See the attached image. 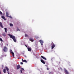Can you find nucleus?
<instances>
[{
    "label": "nucleus",
    "instance_id": "f257e3e1",
    "mask_svg": "<svg viewBox=\"0 0 74 74\" xmlns=\"http://www.w3.org/2000/svg\"><path fill=\"white\" fill-rule=\"evenodd\" d=\"M8 35V36H9L11 38H12L14 42H16V39L15 37V36L10 34H9Z\"/></svg>",
    "mask_w": 74,
    "mask_h": 74
},
{
    "label": "nucleus",
    "instance_id": "f03ea898",
    "mask_svg": "<svg viewBox=\"0 0 74 74\" xmlns=\"http://www.w3.org/2000/svg\"><path fill=\"white\" fill-rule=\"evenodd\" d=\"M51 45V49H53L54 48H55V44H54V43H53V42H52Z\"/></svg>",
    "mask_w": 74,
    "mask_h": 74
},
{
    "label": "nucleus",
    "instance_id": "7ed1b4c3",
    "mask_svg": "<svg viewBox=\"0 0 74 74\" xmlns=\"http://www.w3.org/2000/svg\"><path fill=\"white\" fill-rule=\"evenodd\" d=\"M4 52H7V51L8 50V48H7L5 46L4 47L3 49Z\"/></svg>",
    "mask_w": 74,
    "mask_h": 74
},
{
    "label": "nucleus",
    "instance_id": "20e7f679",
    "mask_svg": "<svg viewBox=\"0 0 74 74\" xmlns=\"http://www.w3.org/2000/svg\"><path fill=\"white\" fill-rule=\"evenodd\" d=\"M64 71L65 73L66 74H69V72H68V71L66 70V69H65L64 70Z\"/></svg>",
    "mask_w": 74,
    "mask_h": 74
},
{
    "label": "nucleus",
    "instance_id": "39448f33",
    "mask_svg": "<svg viewBox=\"0 0 74 74\" xmlns=\"http://www.w3.org/2000/svg\"><path fill=\"white\" fill-rule=\"evenodd\" d=\"M10 53H11L13 57H14V52H12V50H10Z\"/></svg>",
    "mask_w": 74,
    "mask_h": 74
},
{
    "label": "nucleus",
    "instance_id": "423d86ee",
    "mask_svg": "<svg viewBox=\"0 0 74 74\" xmlns=\"http://www.w3.org/2000/svg\"><path fill=\"white\" fill-rule=\"evenodd\" d=\"M39 42H40V43H41V45H43V44L44 43L43 41H42V40H39Z\"/></svg>",
    "mask_w": 74,
    "mask_h": 74
},
{
    "label": "nucleus",
    "instance_id": "0eeeda50",
    "mask_svg": "<svg viewBox=\"0 0 74 74\" xmlns=\"http://www.w3.org/2000/svg\"><path fill=\"white\" fill-rule=\"evenodd\" d=\"M41 58H42V59H44V60H47V58H45V57H44L42 56H41Z\"/></svg>",
    "mask_w": 74,
    "mask_h": 74
},
{
    "label": "nucleus",
    "instance_id": "6e6552de",
    "mask_svg": "<svg viewBox=\"0 0 74 74\" xmlns=\"http://www.w3.org/2000/svg\"><path fill=\"white\" fill-rule=\"evenodd\" d=\"M40 61L42 63H43V64H45V62H44V60L41 59L40 60Z\"/></svg>",
    "mask_w": 74,
    "mask_h": 74
},
{
    "label": "nucleus",
    "instance_id": "1a4fd4ad",
    "mask_svg": "<svg viewBox=\"0 0 74 74\" xmlns=\"http://www.w3.org/2000/svg\"><path fill=\"white\" fill-rule=\"evenodd\" d=\"M1 18H2V19H4L5 21L6 20V19L5 18V17H4V16H2L1 17Z\"/></svg>",
    "mask_w": 74,
    "mask_h": 74
},
{
    "label": "nucleus",
    "instance_id": "9d476101",
    "mask_svg": "<svg viewBox=\"0 0 74 74\" xmlns=\"http://www.w3.org/2000/svg\"><path fill=\"white\" fill-rule=\"evenodd\" d=\"M29 40L30 41H32V42H33V41H34V40L33 39V38H29Z\"/></svg>",
    "mask_w": 74,
    "mask_h": 74
},
{
    "label": "nucleus",
    "instance_id": "9b49d317",
    "mask_svg": "<svg viewBox=\"0 0 74 74\" xmlns=\"http://www.w3.org/2000/svg\"><path fill=\"white\" fill-rule=\"evenodd\" d=\"M0 26L2 28H3V26L2 25V23L1 22H0Z\"/></svg>",
    "mask_w": 74,
    "mask_h": 74
},
{
    "label": "nucleus",
    "instance_id": "f8f14e48",
    "mask_svg": "<svg viewBox=\"0 0 74 74\" xmlns=\"http://www.w3.org/2000/svg\"><path fill=\"white\" fill-rule=\"evenodd\" d=\"M19 68H20V65L18 64L17 66V70H18V69H19Z\"/></svg>",
    "mask_w": 74,
    "mask_h": 74
},
{
    "label": "nucleus",
    "instance_id": "ddd939ff",
    "mask_svg": "<svg viewBox=\"0 0 74 74\" xmlns=\"http://www.w3.org/2000/svg\"><path fill=\"white\" fill-rule=\"evenodd\" d=\"M28 49V51H32V49H31V48H29L28 47L27 48Z\"/></svg>",
    "mask_w": 74,
    "mask_h": 74
},
{
    "label": "nucleus",
    "instance_id": "4468645a",
    "mask_svg": "<svg viewBox=\"0 0 74 74\" xmlns=\"http://www.w3.org/2000/svg\"><path fill=\"white\" fill-rule=\"evenodd\" d=\"M5 69H6L7 71H9V69L6 66L5 67Z\"/></svg>",
    "mask_w": 74,
    "mask_h": 74
},
{
    "label": "nucleus",
    "instance_id": "2eb2a0df",
    "mask_svg": "<svg viewBox=\"0 0 74 74\" xmlns=\"http://www.w3.org/2000/svg\"><path fill=\"white\" fill-rule=\"evenodd\" d=\"M3 72L4 73H6V70L5 69H3Z\"/></svg>",
    "mask_w": 74,
    "mask_h": 74
},
{
    "label": "nucleus",
    "instance_id": "dca6fc26",
    "mask_svg": "<svg viewBox=\"0 0 74 74\" xmlns=\"http://www.w3.org/2000/svg\"><path fill=\"white\" fill-rule=\"evenodd\" d=\"M8 15H9V14H8V13L6 12V16L7 17V18H8V17H9V16H8Z\"/></svg>",
    "mask_w": 74,
    "mask_h": 74
},
{
    "label": "nucleus",
    "instance_id": "f3484780",
    "mask_svg": "<svg viewBox=\"0 0 74 74\" xmlns=\"http://www.w3.org/2000/svg\"><path fill=\"white\" fill-rule=\"evenodd\" d=\"M2 35L4 37H5V36H6V35L5 34V33H3L2 34Z\"/></svg>",
    "mask_w": 74,
    "mask_h": 74
},
{
    "label": "nucleus",
    "instance_id": "a211bd4d",
    "mask_svg": "<svg viewBox=\"0 0 74 74\" xmlns=\"http://www.w3.org/2000/svg\"><path fill=\"white\" fill-rule=\"evenodd\" d=\"M4 29H5V33H7V28H5Z\"/></svg>",
    "mask_w": 74,
    "mask_h": 74
},
{
    "label": "nucleus",
    "instance_id": "6ab92c4d",
    "mask_svg": "<svg viewBox=\"0 0 74 74\" xmlns=\"http://www.w3.org/2000/svg\"><path fill=\"white\" fill-rule=\"evenodd\" d=\"M53 74V72H50L49 73V74Z\"/></svg>",
    "mask_w": 74,
    "mask_h": 74
},
{
    "label": "nucleus",
    "instance_id": "aec40b11",
    "mask_svg": "<svg viewBox=\"0 0 74 74\" xmlns=\"http://www.w3.org/2000/svg\"><path fill=\"white\" fill-rule=\"evenodd\" d=\"M10 26H13V24H12V23H10Z\"/></svg>",
    "mask_w": 74,
    "mask_h": 74
},
{
    "label": "nucleus",
    "instance_id": "412c9836",
    "mask_svg": "<svg viewBox=\"0 0 74 74\" xmlns=\"http://www.w3.org/2000/svg\"><path fill=\"white\" fill-rule=\"evenodd\" d=\"M23 62H25L26 63H27V61H26V60H24V61H23Z\"/></svg>",
    "mask_w": 74,
    "mask_h": 74
},
{
    "label": "nucleus",
    "instance_id": "4be33fe9",
    "mask_svg": "<svg viewBox=\"0 0 74 74\" xmlns=\"http://www.w3.org/2000/svg\"><path fill=\"white\" fill-rule=\"evenodd\" d=\"M8 18H11V19H12V17L11 16H9Z\"/></svg>",
    "mask_w": 74,
    "mask_h": 74
},
{
    "label": "nucleus",
    "instance_id": "5701e85b",
    "mask_svg": "<svg viewBox=\"0 0 74 74\" xmlns=\"http://www.w3.org/2000/svg\"><path fill=\"white\" fill-rule=\"evenodd\" d=\"M0 40L1 41H2V42H3V39H2V38H0Z\"/></svg>",
    "mask_w": 74,
    "mask_h": 74
},
{
    "label": "nucleus",
    "instance_id": "b1692460",
    "mask_svg": "<svg viewBox=\"0 0 74 74\" xmlns=\"http://www.w3.org/2000/svg\"><path fill=\"white\" fill-rule=\"evenodd\" d=\"M25 37H28V35H27L25 34Z\"/></svg>",
    "mask_w": 74,
    "mask_h": 74
},
{
    "label": "nucleus",
    "instance_id": "393cba45",
    "mask_svg": "<svg viewBox=\"0 0 74 74\" xmlns=\"http://www.w3.org/2000/svg\"><path fill=\"white\" fill-rule=\"evenodd\" d=\"M0 14H1V15H2L3 14V13H2V12H1L0 11Z\"/></svg>",
    "mask_w": 74,
    "mask_h": 74
},
{
    "label": "nucleus",
    "instance_id": "a878e982",
    "mask_svg": "<svg viewBox=\"0 0 74 74\" xmlns=\"http://www.w3.org/2000/svg\"><path fill=\"white\" fill-rule=\"evenodd\" d=\"M21 70H24V69L22 68H21Z\"/></svg>",
    "mask_w": 74,
    "mask_h": 74
},
{
    "label": "nucleus",
    "instance_id": "bb28decb",
    "mask_svg": "<svg viewBox=\"0 0 74 74\" xmlns=\"http://www.w3.org/2000/svg\"><path fill=\"white\" fill-rule=\"evenodd\" d=\"M17 31H20V29H17Z\"/></svg>",
    "mask_w": 74,
    "mask_h": 74
},
{
    "label": "nucleus",
    "instance_id": "cd10ccee",
    "mask_svg": "<svg viewBox=\"0 0 74 74\" xmlns=\"http://www.w3.org/2000/svg\"><path fill=\"white\" fill-rule=\"evenodd\" d=\"M20 64H23V62H21L20 63Z\"/></svg>",
    "mask_w": 74,
    "mask_h": 74
},
{
    "label": "nucleus",
    "instance_id": "c85d7f7f",
    "mask_svg": "<svg viewBox=\"0 0 74 74\" xmlns=\"http://www.w3.org/2000/svg\"><path fill=\"white\" fill-rule=\"evenodd\" d=\"M20 71L21 73H22V70H20Z\"/></svg>",
    "mask_w": 74,
    "mask_h": 74
},
{
    "label": "nucleus",
    "instance_id": "c756f323",
    "mask_svg": "<svg viewBox=\"0 0 74 74\" xmlns=\"http://www.w3.org/2000/svg\"><path fill=\"white\" fill-rule=\"evenodd\" d=\"M47 70H49V69L47 67Z\"/></svg>",
    "mask_w": 74,
    "mask_h": 74
},
{
    "label": "nucleus",
    "instance_id": "7c9ffc66",
    "mask_svg": "<svg viewBox=\"0 0 74 74\" xmlns=\"http://www.w3.org/2000/svg\"><path fill=\"white\" fill-rule=\"evenodd\" d=\"M25 46L27 48V45H25Z\"/></svg>",
    "mask_w": 74,
    "mask_h": 74
},
{
    "label": "nucleus",
    "instance_id": "2f4dec72",
    "mask_svg": "<svg viewBox=\"0 0 74 74\" xmlns=\"http://www.w3.org/2000/svg\"><path fill=\"white\" fill-rule=\"evenodd\" d=\"M0 74H1V71L0 70Z\"/></svg>",
    "mask_w": 74,
    "mask_h": 74
},
{
    "label": "nucleus",
    "instance_id": "473e14b6",
    "mask_svg": "<svg viewBox=\"0 0 74 74\" xmlns=\"http://www.w3.org/2000/svg\"><path fill=\"white\" fill-rule=\"evenodd\" d=\"M22 61H23V62L24 60H23V59L22 58Z\"/></svg>",
    "mask_w": 74,
    "mask_h": 74
},
{
    "label": "nucleus",
    "instance_id": "72a5a7b5",
    "mask_svg": "<svg viewBox=\"0 0 74 74\" xmlns=\"http://www.w3.org/2000/svg\"><path fill=\"white\" fill-rule=\"evenodd\" d=\"M25 56V58H27V57L26 56Z\"/></svg>",
    "mask_w": 74,
    "mask_h": 74
},
{
    "label": "nucleus",
    "instance_id": "f704fd0d",
    "mask_svg": "<svg viewBox=\"0 0 74 74\" xmlns=\"http://www.w3.org/2000/svg\"><path fill=\"white\" fill-rule=\"evenodd\" d=\"M37 38H38V37H37Z\"/></svg>",
    "mask_w": 74,
    "mask_h": 74
}]
</instances>
